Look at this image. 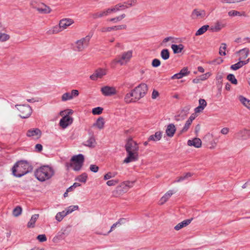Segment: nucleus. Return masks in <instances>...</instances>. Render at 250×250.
Masks as SVG:
<instances>
[{
  "instance_id": "3c124183",
  "label": "nucleus",
  "mask_w": 250,
  "mask_h": 250,
  "mask_svg": "<svg viewBox=\"0 0 250 250\" xmlns=\"http://www.w3.org/2000/svg\"><path fill=\"white\" fill-rule=\"evenodd\" d=\"M119 182L118 179H112L110 180H108L106 182V184L108 186H113L116 185Z\"/></svg>"
},
{
  "instance_id": "9b49d317",
  "label": "nucleus",
  "mask_w": 250,
  "mask_h": 250,
  "mask_svg": "<svg viewBox=\"0 0 250 250\" xmlns=\"http://www.w3.org/2000/svg\"><path fill=\"white\" fill-rule=\"evenodd\" d=\"M224 21L219 20L214 22L209 27V30L212 32H218L226 27Z\"/></svg>"
},
{
  "instance_id": "b1692460",
  "label": "nucleus",
  "mask_w": 250,
  "mask_h": 250,
  "mask_svg": "<svg viewBox=\"0 0 250 250\" xmlns=\"http://www.w3.org/2000/svg\"><path fill=\"white\" fill-rule=\"evenodd\" d=\"M192 220V218L185 220L183 221L178 223L174 227V229L176 230H179L183 228L188 225Z\"/></svg>"
},
{
  "instance_id": "bb28decb",
  "label": "nucleus",
  "mask_w": 250,
  "mask_h": 250,
  "mask_svg": "<svg viewBox=\"0 0 250 250\" xmlns=\"http://www.w3.org/2000/svg\"><path fill=\"white\" fill-rule=\"evenodd\" d=\"M39 215L38 214H35L32 216L30 220L27 223V227L28 228H33L35 227V224L37 219H38Z\"/></svg>"
},
{
  "instance_id": "603ef678",
  "label": "nucleus",
  "mask_w": 250,
  "mask_h": 250,
  "mask_svg": "<svg viewBox=\"0 0 250 250\" xmlns=\"http://www.w3.org/2000/svg\"><path fill=\"white\" fill-rule=\"evenodd\" d=\"M64 233H58L57 235L54 237L53 241L54 242H58V241L62 239L63 238Z\"/></svg>"
},
{
  "instance_id": "39448f33",
  "label": "nucleus",
  "mask_w": 250,
  "mask_h": 250,
  "mask_svg": "<svg viewBox=\"0 0 250 250\" xmlns=\"http://www.w3.org/2000/svg\"><path fill=\"white\" fill-rule=\"evenodd\" d=\"M148 90L147 85L144 83L140 84L132 91L134 94V98L136 101L144 97Z\"/></svg>"
},
{
  "instance_id": "ea45409f",
  "label": "nucleus",
  "mask_w": 250,
  "mask_h": 250,
  "mask_svg": "<svg viewBox=\"0 0 250 250\" xmlns=\"http://www.w3.org/2000/svg\"><path fill=\"white\" fill-rule=\"evenodd\" d=\"M72 100V97L70 92H66L63 93L61 97V100L62 102H65L68 100Z\"/></svg>"
},
{
  "instance_id": "6e6552de",
  "label": "nucleus",
  "mask_w": 250,
  "mask_h": 250,
  "mask_svg": "<svg viewBox=\"0 0 250 250\" xmlns=\"http://www.w3.org/2000/svg\"><path fill=\"white\" fill-rule=\"evenodd\" d=\"M90 38V36H87L76 42L75 50L79 52L83 51L88 46Z\"/></svg>"
},
{
  "instance_id": "393cba45",
  "label": "nucleus",
  "mask_w": 250,
  "mask_h": 250,
  "mask_svg": "<svg viewBox=\"0 0 250 250\" xmlns=\"http://www.w3.org/2000/svg\"><path fill=\"white\" fill-rule=\"evenodd\" d=\"M61 31H62V30L59 24V25H56L48 29L46 31V33L48 35H51L57 34Z\"/></svg>"
},
{
  "instance_id": "0eeeda50",
  "label": "nucleus",
  "mask_w": 250,
  "mask_h": 250,
  "mask_svg": "<svg viewBox=\"0 0 250 250\" xmlns=\"http://www.w3.org/2000/svg\"><path fill=\"white\" fill-rule=\"evenodd\" d=\"M17 110L19 112V116L22 119L29 118L32 113V109L28 104H17Z\"/></svg>"
},
{
  "instance_id": "2eb2a0df",
  "label": "nucleus",
  "mask_w": 250,
  "mask_h": 250,
  "mask_svg": "<svg viewBox=\"0 0 250 250\" xmlns=\"http://www.w3.org/2000/svg\"><path fill=\"white\" fill-rule=\"evenodd\" d=\"M250 136V130L243 128L235 134V137L238 139L246 140Z\"/></svg>"
},
{
  "instance_id": "20e7f679",
  "label": "nucleus",
  "mask_w": 250,
  "mask_h": 250,
  "mask_svg": "<svg viewBox=\"0 0 250 250\" xmlns=\"http://www.w3.org/2000/svg\"><path fill=\"white\" fill-rule=\"evenodd\" d=\"M84 162V156L83 154H80L73 156L71 159V163H67L66 166L69 168L72 167L75 171L80 170Z\"/></svg>"
},
{
  "instance_id": "ddd939ff",
  "label": "nucleus",
  "mask_w": 250,
  "mask_h": 250,
  "mask_svg": "<svg viewBox=\"0 0 250 250\" xmlns=\"http://www.w3.org/2000/svg\"><path fill=\"white\" fill-rule=\"evenodd\" d=\"M101 91L105 96H112L117 94V90L114 86H104L101 88Z\"/></svg>"
},
{
  "instance_id": "8fccbe9b",
  "label": "nucleus",
  "mask_w": 250,
  "mask_h": 250,
  "mask_svg": "<svg viewBox=\"0 0 250 250\" xmlns=\"http://www.w3.org/2000/svg\"><path fill=\"white\" fill-rule=\"evenodd\" d=\"M191 123H192L191 122L187 120L186 121V123L185 124L184 127L183 128V129L181 130V133H183V132H185L187 131L188 130V129L190 125H191Z\"/></svg>"
},
{
  "instance_id": "4c0bfd02",
  "label": "nucleus",
  "mask_w": 250,
  "mask_h": 250,
  "mask_svg": "<svg viewBox=\"0 0 250 250\" xmlns=\"http://www.w3.org/2000/svg\"><path fill=\"white\" fill-rule=\"evenodd\" d=\"M66 215L67 214L65 213V211L64 210L62 212H60L57 213L55 218L58 221L60 222Z\"/></svg>"
},
{
  "instance_id": "473e14b6",
  "label": "nucleus",
  "mask_w": 250,
  "mask_h": 250,
  "mask_svg": "<svg viewBox=\"0 0 250 250\" xmlns=\"http://www.w3.org/2000/svg\"><path fill=\"white\" fill-rule=\"evenodd\" d=\"M96 145V141L92 135L91 136L88 140H87L84 144V145L89 147H93Z\"/></svg>"
},
{
  "instance_id": "09e8293b",
  "label": "nucleus",
  "mask_w": 250,
  "mask_h": 250,
  "mask_svg": "<svg viewBox=\"0 0 250 250\" xmlns=\"http://www.w3.org/2000/svg\"><path fill=\"white\" fill-rule=\"evenodd\" d=\"M228 15L230 17L241 16L242 15L239 11L236 10H231L228 12Z\"/></svg>"
},
{
  "instance_id": "cd10ccee",
  "label": "nucleus",
  "mask_w": 250,
  "mask_h": 250,
  "mask_svg": "<svg viewBox=\"0 0 250 250\" xmlns=\"http://www.w3.org/2000/svg\"><path fill=\"white\" fill-rule=\"evenodd\" d=\"M237 53H239L240 55L239 60L242 61V60L246 59L248 57L249 54V49L247 48H245L240 50Z\"/></svg>"
},
{
  "instance_id": "9d476101",
  "label": "nucleus",
  "mask_w": 250,
  "mask_h": 250,
  "mask_svg": "<svg viewBox=\"0 0 250 250\" xmlns=\"http://www.w3.org/2000/svg\"><path fill=\"white\" fill-rule=\"evenodd\" d=\"M31 5L33 8L36 9L40 14H47L51 12V8L43 3H40L36 6L32 3Z\"/></svg>"
},
{
  "instance_id": "aec40b11",
  "label": "nucleus",
  "mask_w": 250,
  "mask_h": 250,
  "mask_svg": "<svg viewBox=\"0 0 250 250\" xmlns=\"http://www.w3.org/2000/svg\"><path fill=\"white\" fill-rule=\"evenodd\" d=\"M176 129L175 126L173 124H170L167 125L166 129V133L167 135L169 137H172L175 132Z\"/></svg>"
},
{
  "instance_id": "e2e57ef3",
  "label": "nucleus",
  "mask_w": 250,
  "mask_h": 250,
  "mask_svg": "<svg viewBox=\"0 0 250 250\" xmlns=\"http://www.w3.org/2000/svg\"><path fill=\"white\" fill-rule=\"evenodd\" d=\"M159 95V93L158 91L154 89L152 91V99H156Z\"/></svg>"
},
{
  "instance_id": "6ab92c4d",
  "label": "nucleus",
  "mask_w": 250,
  "mask_h": 250,
  "mask_svg": "<svg viewBox=\"0 0 250 250\" xmlns=\"http://www.w3.org/2000/svg\"><path fill=\"white\" fill-rule=\"evenodd\" d=\"M73 21L70 19H63L60 21L59 25L62 31L71 25Z\"/></svg>"
},
{
  "instance_id": "412c9836",
  "label": "nucleus",
  "mask_w": 250,
  "mask_h": 250,
  "mask_svg": "<svg viewBox=\"0 0 250 250\" xmlns=\"http://www.w3.org/2000/svg\"><path fill=\"white\" fill-rule=\"evenodd\" d=\"M188 145L193 146L196 148H199L202 146V141L198 138H195L192 140H189L188 141Z\"/></svg>"
},
{
  "instance_id": "7c9ffc66",
  "label": "nucleus",
  "mask_w": 250,
  "mask_h": 250,
  "mask_svg": "<svg viewBox=\"0 0 250 250\" xmlns=\"http://www.w3.org/2000/svg\"><path fill=\"white\" fill-rule=\"evenodd\" d=\"M171 47L174 54H178L182 52L184 49V45L182 44L179 45L172 44Z\"/></svg>"
},
{
  "instance_id": "a211bd4d",
  "label": "nucleus",
  "mask_w": 250,
  "mask_h": 250,
  "mask_svg": "<svg viewBox=\"0 0 250 250\" xmlns=\"http://www.w3.org/2000/svg\"><path fill=\"white\" fill-rule=\"evenodd\" d=\"M126 28V26L125 24L114 26L113 27H103L101 29V31L102 32H110L112 30H120L125 29Z\"/></svg>"
},
{
  "instance_id": "052dcab7",
  "label": "nucleus",
  "mask_w": 250,
  "mask_h": 250,
  "mask_svg": "<svg viewBox=\"0 0 250 250\" xmlns=\"http://www.w3.org/2000/svg\"><path fill=\"white\" fill-rule=\"evenodd\" d=\"M199 106H201L204 108H205L206 107V106H207V103L204 99H200L199 100Z\"/></svg>"
},
{
  "instance_id": "864d4df0",
  "label": "nucleus",
  "mask_w": 250,
  "mask_h": 250,
  "mask_svg": "<svg viewBox=\"0 0 250 250\" xmlns=\"http://www.w3.org/2000/svg\"><path fill=\"white\" fill-rule=\"evenodd\" d=\"M9 36L4 33H0V41L4 42L8 40Z\"/></svg>"
},
{
  "instance_id": "dca6fc26",
  "label": "nucleus",
  "mask_w": 250,
  "mask_h": 250,
  "mask_svg": "<svg viewBox=\"0 0 250 250\" xmlns=\"http://www.w3.org/2000/svg\"><path fill=\"white\" fill-rule=\"evenodd\" d=\"M206 16V13L205 10L198 9H194L191 14V17L193 19H202L204 18Z\"/></svg>"
},
{
  "instance_id": "bf43d9fd",
  "label": "nucleus",
  "mask_w": 250,
  "mask_h": 250,
  "mask_svg": "<svg viewBox=\"0 0 250 250\" xmlns=\"http://www.w3.org/2000/svg\"><path fill=\"white\" fill-rule=\"evenodd\" d=\"M90 170L93 172H97L99 170V167L95 165H91L90 166Z\"/></svg>"
},
{
  "instance_id": "79ce46f5",
  "label": "nucleus",
  "mask_w": 250,
  "mask_h": 250,
  "mask_svg": "<svg viewBox=\"0 0 250 250\" xmlns=\"http://www.w3.org/2000/svg\"><path fill=\"white\" fill-rule=\"evenodd\" d=\"M138 3L137 0H129L125 1V4H126L127 8L132 6H136Z\"/></svg>"
},
{
  "instance_id": "4d7b16f0",
  "label": "nucleus",
  "mask_w": 250,
  "mask_h": 250,
  "mask_svg": "<svg viewBox=\"0 0 250 250\" xmlns=\"http://www.w3.org/2000/svg\"><path fill=\"white\" fill-rule=\"evenodd\" d=\"M70 94L72 97V99L74 97H77L79 94V92L78 90L73 89V90H71V91L70 92Z\"/></svg>"
},
{
  "instance_id": "69168bd1",
  "label": "nucleus",
  "mask_w": 250,
  "mask_h": 250,
  "mask_svg": "<svg viewBox=\"0 0 250 250\" xmlns=\"http://www.w3.org/2000/svg\"><path fill=\"white\" fill-rule=\"evenodd\" d=\"M118 5L120 10H124L127 9L126 4H125V1L122 3H119Z\"/></svg>"
},
{
  "instance_id": "e433bc0d",
  "label": "nucleus",
  "mask_w": 250,
  "mask_h": 250,
  "mask_svg": "<svg viewBox=\"0 0 250 250\" xmlns=\"http://www.w3.org/2000/svg\"><path fill=\"white\" fill-rule=\"evenodd\" d=\"M87 178V175L86 173H83L81 175L78 176L76 179L75 180L78 181L82 183H85Z\"/></svg>"
},
{
  "instance_id": "5701e85b",
  "label": "nucleus",
  "mask_w": 250,
  "mask_h": 250,
  "mask_svg": "<svg viewBox=\"0 0 250 250\" xmlns=\"http://www.w3.org/2000/svg\"><path fill=\"white\" fill-rule=\"evenodd\" d=\"M250 61V59H247L246 61L239 60L237 63L232 64L230 66V68L233 70H236L242 67L244 65L247 64Z\"/></svg>"
},
{
  "instance_id": "f704fd0d",
  "label": "nucleus",
  "mask_w": 250,
  "mask_h": 250,
  "mask_svg": "<svg viewBox=\"0 0 250 250\" xmlns=\"http://www.w3.org/2000/svg\"><path fill=\"white\" fill-rule=\"evenodd\" d=\"M239 99L244 105L248 108L250 109V100L246 99L242 96H240Z\"/></svg>"
},
{
  "instance_id": "f3484780",
  "label": "nucleus",
  "mask_w": 250,
  "mask_h": 250,
  "mask_svg": "<svg viewBox=\"0 0 250 250\" xmlns=\"http://www.w3.org/2000/svg\"><path fill=\"white\" fill-rule=\"evenodd\" d=\"M73 122V118L68 115L63 117L60 121V125L62 128H66L69 125H71Z\"/></svg>"
},
{
  "instance_id": "f8f14e48",
  "label": "nucleus",
  "mask_w": 250,
  "mask_h": 250,
  "mask_svg": "<svg viewBox=\"0 0 250 250\" xmlns=\"http://www.w3.org/2000/svg\"><path fill=\"white\" fill-rule=\"evenodd\" d=\"M107 73V70L104 68H99L93 74L90 76V79L93 81H96L98 79H102Z\"/></svg>"
},
{
  "instance_id": "f03ea898",
  "label": "nucleus",
  "mask_w": 250,
  "mask_h": 250,
  "mask_svg": "<svg viewBox=\"0 0 250 250\" xmlns=\"http://www.w3.org/2000/svg\"><path fill=\"white\" fill-rule=\"evenodd\" d=\"M54 174L53 169L47 166L41 167L35 172V177L42 182L50 179Z\"/></svg>"
},
{
  "instance_id": "423d86ee",
  "label": "nucleus",
  "mask_w": 250,
  "mask_h": 250,
  "mask_svg": "<svg viewBox=\"0 0 250 250\" xmlns=\"http://www.w3.org/2000/svg\"><path fill=\"white\" fill-rule=\"evenodd\" d=\"M132 50L124 52L120 59H115L111 62V67L112 68L115 67L116 64L118 63L121 65H124L128 62L132 57Z\"/></svg>"
},
{
  "instance_id": "a19ab883",
  "label": "nucleus",
  "mask_w": 250,
  "mask_h": 250,
  "mask_svg": "<svg viewBox=\"0 0 250 250\" xmlns=\"http://www.w3.org/2000/svg\"><path fill=\"white\" fill-rule=\"evenodd\" d=\"M125 220L124 218H121L120 219L118 222L116 223L113 224V225L111 226L110 229L109 231L107 232V234L111 232L114 228L116 227L117 226H119L120 225H122L123 223V221Z\"/></svg>"
},
{
  "instance_id": "c9c22d12",
  "label": "nucleus",
  "mask_w": 250,
  "mask_h": 250,
  "mask_svg": "<svg viewBox=\"0 0 250 250\" xmlns=\"http://www.w3.org/2000/svg\"><path fill=\"white\" fill-rule=\"evenodd\" d=\"M161 56L162 58L166 60L169 58V52L167 49H164L161 52Z\"/></svg>"
},
{
  "instance_id": "58836bf2",
  "label": "nucleus",
  "mask_w": 250,
  "mask_h": 250,
  "mask_svg": "<svg viewBox=\"0 0 250 250\" xmlns=\"http://www.w3.org/2000/svg\"><path fill=\"white\" fill-rule=\"evenodd\" d=\"M79 208V207L77 205H75V206H69V207H68L65 211V213L67 215L69 213H71V212H72L73 211H75V210H76L77 209H78Z\"/></svg>"
},
{
  "instance_id": "c756f323",
  "label": "nucleus",
  "mask_w": 250,
  "mask_h": 250,
  "mask_svg": "<svg viewBox=\"0 0 250 250\" xmlns=\"http://www.w3.org/2000/svg\"><path fill=\"white\" fill-rule=\"evenodd\" d=\"M124 101L126 103H130L136 102L134 98V94L131 91L130 92L126 94L125 96Z\"/></svg>"
},
{
  "instance_id": "a878e982",
  "label": "nucleus",
  "mask_w": 250,
  "mask_h": 250,
  "mask_svg": "<svg viewBox=\"0 0 250 250\" xmlns=\"http://www.w3.org/2000/svg\"><path fill=\"white\" fill-rule=\"evenodd\" d=\"M104 122L103 117H99L96 120V122L93 124V127H96L100 130L103 129L104 127Z\"/></svg>"
},
{
  "instance_id": "5fc2aeb1",
  "label": "nucleus",
  "mask_w": 250,
  "mask_h": 250,
  "mask_svg": "<svg viewBox=\"0 0 250 250\" xmlns=\"http://www.w3.org/2000/svg\"><path fill=\"white\" fill-rule=\"evenodd\" d=\"M161 64V62L157 59H154L152 62V65L154 67H157Z\"/></svg>"
},
{
  "instance_id": "680f3d73",
  "label": "nucleus",
  "mask_w": 250,
  "mask_h": 250,
  "mask_svg": "<svg viewBox=\"0 0 250 250\" xmlns=\"http://www.w3.org/2000/svg\"><path fill=\"white\" fill-rule=\"evenodd\" d=\"M242 0H221L222 3H232L242 1Z\"/></svg>"
},
{
  "instance_id": "4be33fe9",
  "label": "nucleus",
  "mask_w": 250,
  "mask_h": 250,
  "mask_svg": "<svg viewBox=\"0 0 250 250\" xmlns=\"http://www.w3.org/2000/svg\"><path fill=\"white\" fill-rule=\"evenodd\" d=\"M109 15L108 11L107 9H104L103 11H101L96 13H93L92 14V17L94 19H97L98 18H101L104 17H106Z\"/></svg>"
},
{
  "instance_id": "a18cd8bd",
  "label": "nucleus",
  "mask_w": 250,
  "mask_h": 250,
  "mask_svg": "<svg viewBox=\"0 0 250 250\" xmlns=\"http://www.w3.org/2000/svg\"><path fill=\"white\" fill-rule=\"evenodd\" d=\"M227 79L229 81H230L232 84H236L237 83V80H236L233 74H229L227 76Z\"/></svg>"
},
{
  "instance_id": "c03bdc74",
  "label": "nucleus",
  "mask_w": 250,
  "mask_h": 250,
  "mask_svg": "<svg viewBox=\"0 0 250 250\" xmlns=\"http://www.w3.org/2000/svg\"><path fill=\"white\" fill-rule=\"evenodd\" d=\"M227 48V45L225 43H222L219 48V54L220 55L225 56L226 55L225 50Z\"/></svg>"
},
{
  "instance_id": "1a4fd4ad",
  "label": "nucleus",
  "mask_w": 250,
  "mask_h": 250,
  "mask_svg": "<svg viewBox=\"0 0 250 250\" xmlns=\"http://www.w3.org/2000/svg\"><path fill=\"white\" fill-rule=\"evenodd\" d=\"M134 184V182L133 181H124L116 188V191L119 194H123L126 193L130 188L133 187Z\"/></svg>"
},
{
  "instance_id": "c85d7f7f",
  "label": "nucleus",
  "mask_w": 250,
  "mask_h": 250,
  "mask_svg": "<svg viewBox=\"0 0 250 250\" xmlns=\"http://www.w3.org/2000/svg\"><path fill=\"white\" fill-rule=\"evenodd\" d=\"M173 194L172 190L168 191L161 198L159 201V204L163 205L166 203L171 196Z\"/></svg>"
},
{
  "instance_id": "37998d69",
  "label": "nucleus",
  "mask_w": 250,
  "mask_h": 250,
  "mask_svg": "<svg viewBox=\"0 0 250 250\" xmlns=\"http://www.w3.org/2000/svg\"><path fill=\"white\" fill-rule=\"evenodd\" d=\"M192 176V174L190 172L187 173L184 176H181L178 178L177 180L175 181V182H180L184 180L188 179V178L191 177Z\"/></svg>"
},
{
  "instance_id": "49530a36",
  "label": "nucleus",
  "mask_w": 250,
  "mask_h": 250,
  "mask_svg": "<svg viewBox=\"0 0 250 250\" xmlns=\"http://www.w3.org/2000/svg\"><path fill=\"white\" fill-rule=\"evenodd\" d=\"M103 110V108L101 107H97L93 108L92 113L94 115H100L101 114Z\"/></svg>"
},
{
  "instance_id": "774afa93",
  "label": "nucleus",
  "mask_w": 250,
  "mask_h": 250,
  "mask_svg": "<svg viewBox=\"0 0 250 250\" xmlns=\"http://www.w3.org/2000/svg\"><path fill=\"white\" fill-rule=\"evenodd\" d=\"M204 109V108L203 107L199 105L195 108L194 111L195 113H200L202 112Z\"/></svg>"
},
{
  "instance_id": "7ed1b4c3",
  "label": "nucleus",
  "mask_w": 250,
  "mask_h": 250,
  "mask_svg": "<svg viewBox=\"0 0 250 250\" xmlns=\"http://www.w3.org/2000/svg\"><path fill=\"white\" fill-rule=\"evenodd\" d=\"M32 169V166L27 161L21 160L17 162V177H21Z\"/></svg>"
},
{
  "instance_id": "13d9d810",
  "label": "nucleus",
  "mask_w": 250,
  "mask_h": 250,
  "mask_svg": "<svg viewBox=\"0 0 250 250\" xmlns=\"http://www.w3.org/2000/svg\"><path fill=\"white\" fill-rule=\"evenodd\" d=\"M180 73L182 74L183 77H184L188 75L189 73V72L188 71L187 67H184L181 70Z\"/></svg>"
},
{
  "instance_id": "338daca9",
  "label": "nucleus",
  "mask_w": 250,
  "mask_h": 250,
  "mask_svg": "<svg viewBox=\"0 0 250 250\" xmlns=\"http://www.w3.org/2000/svg\"><path fill=\"white\" fill-rule=\"evenodd\" d=\"M209 76V74L208 73H206L203 75H201L199 77V79L200 81H204L208 78Z\"/></svg>"
},
{
  "instance_id": "de8ad7c7",
  "label": "nucleus",
  "mask_w": 250,
  "mask_h": 250,
  "mask_svg": "<svg viewBox=\"0 0 250 250\" xmlns=\"http://www.w3.org/2000/svg\"><path fill=\"white\" fill-rule=\"evenodd\" d=\"M117 174V173H112L111 172H109L107 173H106L105 175H104V180H108L110 178L114 177Z\"/></svg>"
},
{
  "instance_id": "72a5a7b5",
  "label": "nucleus",
  "mask_w": 250,
  "mask_h": 250,
  "mask_svg": "<svg viewBox=\"0 0 250 250\" xmlns=\"http://www.w3.org/2000/svg\"><path fill=\"white\" fill-rule=\"evenodd\" d=\"M209 27V26L208 25H203L195 33V35L199 36L203 34L208 30Z\"/></svg>"
},
{
  "instance_id": "0e129e2a",
  "label": "nucleus",
  "mask_w": 250,
  "mask_h": 250,
  "mask_svg": "<svg viewBox=\"0 0 250 250\" xmlns=\"http://www.w3.org/2000/svg\"><path fill=\"white\" fill-rule=\"evenodd\" d=\"M183 77L182 74L179 72L173 75L171 79H180L182 78Z\"/></svg>"
},
{
  "instance_id": "f257e3e1",
  "label": "nucleus",
  "mask_w": 250,
  "mask_h": 250,
  "mask_svg": "<svg viewBox=\"0 0 250 250\" xmlns=\"http://www.w3.org/2000/svg\"><path fill=\"white\" fill-rule=\"evenodd\" d=\"M125 148L127 152V157L124 160V163L128 164L138 160L139 146L136 142L132 139H128L125 145Z\"/></svg>"
},
{
  "instance_id": "2f4dec72",
  "label": "nucleus",
  "mask_w": 250,
  "mask_h": 250,
  "mask_svg": "<svg viewBox=\"0 0 250 250\" xmlns=\"http://www.w3.org/2000/svg\"><path fill=\"white\" fill-rule=\"evenodd\" d=\"M162 138V132L160 131L156 132L155 134L152 135L148 138V141H159Z\"/></svg>"
},
{
  "instance_id": "6e6d98bb",
  "label": "nucleus",
  "mask_w": 250,
  "mask_h": 250,
  "mask_svg": "<svg viewBox=\"0 0 250 250\" xmlns=\"http://www.w3.org/2000/svg\"><path fill=\"white\" fill-rule=\"evenodd\" d=\"M37 239L41 242L46 241L47 238L45 234H40L37 236Z\"/></svg>"
},
{
  "instance_id": "4468645a",
  "label": "nucleus",
  "mask_w": 250,
  "mask_h": 250,
  "mask_svg": "<svg viewBox=\"0 0 250 250\" xmlns=\"http://www.w3.org/2000/svg\"><path fill=\"white\" fill-rule=\"evenodd\" d=\"M26 136L34 139H38L42 136V131L38 128H31L27 131Z\"/></svg>"
}]
</instances>
